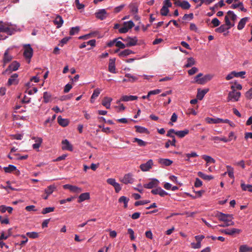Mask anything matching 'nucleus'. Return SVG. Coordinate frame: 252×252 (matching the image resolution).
Here are the masks:
<instances>
[{
	"label": "nucleus",
	"mask_w": 252,
	"mask_h": 252,
	"mask_svg": "<svg viewBox=\"0 0 252 252\" xmlns=\"http://www.w3.org/2000/svg\"><path fill=\"white\" fill-rule=\"evenodd\" d=\"M248 20V18L247 17H245L241 19L237 26V28L239 30L243 29Z\"/></svg>",
	"instance_id": "nucleus-32"
},
{
	"label": "nucleus",
	"mask_w": 252,
	"mask_h": 252,
	"mask_svg": "<svg viewBox=\"0 0 252 252\" xmlns=\"http://www.w3.org/2000/svg\"><path fill=\"white\" fill-rule=\"evenodd\" d=\"M211 23L213 24V27H217L220 25V22L217 18L213 19Z\"/></svg>",
	"instance_id": "nucleus-55"
},
{
	"label": "nucleus",
	"mask_w": 252,
	"mask_h": 252,
	"mask_svg": "<svg viewBox=\"0 0 252 252\" xmlns=\"http://www.w3.org/2000/svg\"><path fill=\"white\" fill-rule=\"evenodd\" d=\"M133 142L137 143L138 145L140 147H144L147 145L146 142L137 138H134L133 139Z\"/></svg>",
	"instance_id": "nucleus-41"
},
{
	"label": "nucleus",
	"mask_w": 252,
	"mask_h": 252,
	"mask_svg": "<svg viewBox=\"0 0 252 252\" xmlns=\"http://www.w3.org/2000/svg\"><path fill=\"white\" fill-rule=\"evenodd\" d=\"M241 187L243 190H248L249 192H252V185H246L244 183H241Z\"/></svg>",
	"instance_id": "nucleus-34"
},
{
	"label": "nucleus",
	"mask_w": 252,
	"mask_h": 252,
	"mask_svg": "<svg viewBox=\"0 0 252 252\" xmlns=\"http://www.w3.org/2000/svg\"><path fill=\"white\" fill-rule=\"evenodd\" d=\"M216 216L220 221L228 223H230V224L234 225V222L232 221V219L233 218L232 215L225 214L218 212L216 215Z\"/></svg>",
	"instance_id": "nucleus-1"
},
{
	"label": "nucleus",
	"mask_w": 252,
	"mask_h": 252,
	"mask_svg": "<svg viewBox=\"0 0 252 252\" xmlns=\"http://www.w3.org/2000/svg\"><path fill=\"white\" fill-rule=\"evenodd\" d=\"M125 77L129 79V82H134L138 79V77L136 76L131 75L130 73H127L125 75Z\"/></svg>",
	"instance_id": "nucleus-42"
},
{
	"label": "nucleus",
	"mask_w": 252,
	"mask_h": 252,
	"mask_svg": "<svg viewBox=\"0 0 252 252\" xmlns=\"http://www.w3.org/2000/svg\"><path fill=\"white\" fill-rule=\"evenodd\" d=\"M185 156L187 158H189L198 157V155L197 154V153L194 152H191L190 153L186 154L185 155Z\"/></svg>",
	"instance_id": "nucleus-61"
},
{
	"label": "nucleus",
	"mask_w": 252,
	"mask_h": 252,
	"mask_svg": "<svg viewBox=\"0 0 252 252\" xmlns=\"http://www.w3.org/2000/svg\"><path fill=\"white\" fill-rule=\"evenodd\" d=\"M196 62L194 58L190 57L188 58L187 63L185 65L184 67L186 68L191 67L192 65L195 64Z\"/></svg>",
	"instance_id": "nucleus-28"
},
{
	"label": "nucleus",
	"mask_w": 252,
	"mask_h": 252,
	"mask_svg": "<svg viewBox=\"0 0 252 252\" xmlns=\"http://www.w3.org/2000/svg\"><path fill=\"white\" fill-rule=\"evenodd\" d=\"M134 127L136 129V131L140 133H147L148 131L147 128L141 126H135Z\"/></svg>",
	"instance_id": "nucleus-35"
},
{
	"label": "nucleus",
	"mask_w": 252,
	"mask_h": 252,
	"mask_svg": "<svg viewBox=\"0 0 252 252\" xmlns=\"http://www.w3.org/2000/svg\"><path fill=\"white\" fill-rule=\"evenodd\" d=\"M229 29V27H227L224 24L221 25L220 27L217 28L215 31L219 33H222Z\"/></svg>",
	"instance_id": "nucleus-36"
},
{
	"label": "nucleus",
	"mask_w": 252,
	"mask_h": 252,
	"mask_svg": "<svg viewBox=\"0 0 252 252\" xmlns=\"http://www.w3.org/2000/svg\"><path fill=\"white\" fill-rule=\"evenodd\" d=\"M169 12V9L167 7V6H163L161 8L160 10V14L162 16H166L167 15L168 13Z\"/></svg>",
	"instance_id": "nucleus-49"
},
{
	"label": "nucleus",
	"mask_w": 252,
	"mask_h": 252,
	"mask_svg": "<svg viewBox=\"0 0 252 252\" xmlns=\"http://www.w3.org/2000/svg\"><path fill=\"white\" fill-rule=\"evenodd\" d=\"M3 169L6 173H11L16 170V167L13 165H9L7 167H4Z\"/></svg>",
	"instance_id": "nucleus-39"
},
{
	"label": "nucleus",
	"mask_w": 252,
	"mask_h": 252,
	"mask_svg": "<svg viewBox=\"0 0 252 252\" xmlns=\"http://www.w3.org/2000/svg\"><path fill=\"white\" fill-rule=\"evenodd\" d=\"M64 189H68L71 192L73 193H78L82 191L81 188H79L76 186H73L69 184H66L63 186Z\"/></svg>",
	"instance_id": "nucleus-5"
},
{
	"label": "nucleus",
	"mask_w": 252,
	"mask_h": 252,
	"mask_svg": "<svg viewBox=\"0 0 252 252\" xmlns=\"http://www.w3.org/2000/svg\"><path fill=\"white\" fill-rule=\"evenodd\" d=\"M20 66V63L17 61L13 62L5 70V73H10L11 71L17 70Z\"/></svg>",
	"instance_id": "nucleus-10"
},
{
	"label": "nucleus",
	"mask_w": 252,
	"mask_h": 252,
	"mask_svg": "<svg viewBox=\"0 0 252 252\" xmlns=\"http://www.w3.org/2000/svg\"><path fill=\"white\" fill-rule=\"evenodd\" d=\"M107 183L112 186H114L117 182H116L115 179L113 178H109L107 180Z\"/></svg>",
	"instance_id": "nucleus-62"
},
{
	"label": "nucleus",
	"mask_w": 252,
	"mask_h": 252,
	"mask_svg": "<svg viewBox=\"0 0 252 252\" xmlns=\"http://www.w3.org/2000/svg\"><path fill=\"white\" fill-rule=\"evenodd\" d=\"M55 208L54 207H46L44 209H43L42 211V214H46L50 212H52L54 211Z\"/></svg>",
	"instance_id": "nucleus-50"
},
{
	"label": "nucleus",
	"mask_w": 252,
	"mask_h": 252,
	"mask_svg": "<svg viewBox=\"0 0 252 252\" xmlns=\"http://www.w3.org/2000/svg\"><path fill=\"white\" fill-rule=\"evenodd\" d=\"M120 181L125 184H132L134 182V179L131 174L128 173L126 174Z\"/></svg>",
	"instance_id": "nucleus-9"
},
{
	"label": "nucleus",
	"mask_w": 252,
	"mask_h": 252,
	"mask_svg": "<svg viewBox=\"0 0 252 252\" xmlns=\"http://www.w3.org/2000/svg\"><path fill=\"white\" fill-rule=\"evenodd\" d=\"M133 52L129 50V49H125L122 51H121L119 54V56L120 57H126L132 53H133Z\"/></svg>",
	"instance_id": "nucleus-37"
},
{
	"label": "nucleus",
	"mask_w": 252,
	"mask_h": 252,
	"mask_svg": "<svg viewBox=\"0 0 252 252\" xmlns=\"http://www.w3.org/2000/svg\"><path fill=\"white\" fill-rule=\"evenodd\" d=\"M100 93V91L98 89H96L94 90V93L91 96V101L92 102V99H94L96 97H97Z\"/></svg>",
	"instance_id": "nucleus-53"
},
{
	"label": "nucleus",
	"mask_w": 252,
	"mask_h": 252,
	"mask_svg": "<svg viewBox=\"0 0 252 252\" xmlns=\"http://www.w3.org/2000/svg\"><path fill=\"white\" fill-rule=\"evenodd\" d=\"M90 198V194L88 192L83 193L79 196L78 202L80 203Z\"/></svg>",
	"instance_id": "nucleus-29"
},
{
	"label": "nucleus",
	"mask_w": 252,
	"mask_h": 252,
	"mask_svg": "<svg viewBox=\"0 0 252 252\" xmlns=\"http://www.w3.org/2000/svg\"><path fill=\"white\" fill-rule=\"evenodd\" d=\"M235 77H241L242 78H245V75L246 74L245 71H240L239 72H237L234 71Z\"/></svg>",
	"instance_id": "nucleus-54"
},
{
	"label": "nucleus",
	"mask_w": 252,
	"mask_h": 252,
	"mask_svg": "<svg viewBox=\"0 0 252 252\" xmlns=\"http://www.w3.org/2000/svg\"><path fill=\"white\" fill-rule=\"evenodd\" d=\"M158 181L157 179H153L147 184L144 185V187L146 189H152L158 186Z\"/></svg>",
	"instance_id": "nucleus-15"
},
{
	"label": "nucleus",
	"mask_w": 252,
	"mask_h": 252,
	"mask_svg": "<svg viewBox=\"0 0 252 252\" xmlns=\"http://www.w3.org/2000/svg\"><path fill=\"white\" fill-rule=\"evenodd\" d=\"M54 23L55 25L57 26V28H59L62 27L63 23V20L61 16L58 15L54 20Z\"/></svg>",
	"instance_id": "nucleus-24"
},
{
	"label": "nucleus",
	"mask_w": 252,
	"mask_h": 252,
	"mask_svg": "<svg viewBox=\"0 0 252 252\" xmlns=\"http://www.w3.org/2000/svg\"><path fill=\"white\" fill-rule=\"evenodd\" d=\"M27 236L31 238L35 239L39 237V234L36 232H27Z\"/></svg>",
	"instance_id": "nucleus-45"
},
{
	"label": "nucleus",
	"mask_w": 252,
	"mask_h": 252,
	"mask_svg": "<svg viewBox=\"0 0 252 252\" xmlns=\"http://www.w3.org/2000/svg\"><path fill=\"white\" fill-rule=\"evenodd\" d=\"M63 146V150H68L70 151H72V146L67 139H65L62 142Z\"/></svg>",
	"instance_id": "nucleus-18"
},
{
	"label": "nucleus",
	"mask_w": 252,
	"mask_h": 252,
	"mask_svg": "<svg viewBox=\"0 0 252 252\" xmlns=\"http://www.w3.org/2000/svg\"><path fill=\"white\" fill-rule=\"evenodd\" d=\"M198 71V69L196 67H193L189 70L188 72L189 75H192Z\"/></svg>",
	"instance_id": "nucleus-56"
},
{
	"label": "nucleus",
	"mask_w": 252,
	"mask_h": 252,
	"mask_svg": "<svg viewBox=\"0 0 252 252\" xmlns=\"http://www.w3.org/2000/svg\"><path fill=\"white\" fill-rule=\"evenodd\" d=\"M150 202V201L149 200L137 201L135 202L134 205L135 206H138L139 205H143L148 204Z\"/></svg>",
	"instance_id": "nucleus-46"
},
{
	"label": "nucleus",
	"mask_w": 252,
	"mask_h": 252,
	"mask_svg": "<svg viewBox=\"0 0 252 252\" xmlns=\"http://www.w3.org/2000/svg\"><path fill=\"white\" fill-rule=\"evenodd\" d=\"M152 193L154 194H159L160 196L163 197L167 194V193L163 190L161 188H158L153 189L151 191Z\"/></svg>",
	"instance_id": "nucleus-16"
},
{
	"label": "nucleus",
	"mask_w": 252,
	"mask_h": 252,
	"mask_svg": "<svg viewBox=\"0 0 252 252\" xmlns=\"http://www.w3.org/2000/svg\"><path fill=\"white\" fill-rule=\"evenodd\" d=\"M206 122L208 124H220V123H226L228 124L231 126H234L235 125L233 123L230 121L228 119H222L220 118H213L210 117H207L205 119Z\"/></svg>",
	"instance_id": "nucleus-2"
},
{
	"label": "nucleus",
	"mask_w": 252,
	"mask_h": 252,
	"mask_svg": "<svg viewBox=\"0 0 252 252\" xmlns=\"http://www.w3.org/2000/svg\"><path fill=\"white\" fill-rule=\"evenodd\" d=\"M123 40L126 43V47L134 46L136 45L137 42V39L136 37H127L124 39H123Z\"/></svg>",
	"instance_id": "nucleus-6"
},
{
	"label": "nucleus",
	"mask_w": 252,
	"mask_h": 252,
	"mask_svg": "<svg viewBox=\"0 0 252 252\" xmlns=\"http://www.w3.org/2000/svg\"><path fill=\"white\" fill-rule=\"evenodd\" d=\"M24 57L28 60V63L30 62L31 59L33 55V50L30 44H26L24 46Z\"/></svg>",
	"instance_id": "nucleus-3"
},
{
	"label": "nucleus",
	"mask_w": 252,
	"mask_h": 252,
	"mask_svg": "<svg viewBox=\"0 0 252 252\" xmlns=\"http://www.w3.org/2000/svg\"><path fill=\"white\" fill-rule=\"evenodd\" d=\"M158 162L162 166H170L173 161L169 159L160 158L158 159Z\"/></svg>",
	"instance_id": "nucleus-19"
},
{
	"label": "nucleus",
	"mask_w": 252,
	"mask_h": 252,
	"mask_svg": "<svg viewBox=\"0 0 252 252\" xmlns=\"http://www.w3.org/2000/svg\"><path fill=\"white\" fill-rule=\"evenodd\" d=\"M9 49H7L4 54L3 58V62L4 63V65H5L6 63H9L10 62L12 59V57L9 54Z\"/></svg>",
	"instance_id": "nucleus-20"
},
{
	"label": "nucleus",
	"mask_w": 252,
	"mask_h": 252,
	"mask_svg": "<svg viewBox=\"0 0 252 252\" xmlns=\"http://www.w3.org/2000/svg\"><path fill=\"white\" fill-rule=\"evenodd\" d=\"M116 46L121 49H124L126 47V44H124L120 41H117V40L116 42Z\"/></svg>",
	"instance_id": "nucleus-58"
},
{
	"label": "nucleus",
	"mask_w": 252,
	"mask_h": 252,
	"mask_svg": "<svg viewBox=\"0 0 252 252\" xmlns=\"http://www.w3.org/2000/svg\"><path fill=\"white\" fill-rule=\"evenodd\" d=\"M153 165V161L152 159H149L146 163L140 165V168L143 171H148Z\"/></svg>",
	"instance_id": "nucleus-11"
},
{
	"label": "nucleus",
	"mask_w": 252,
	"mask_h": 252,
	"mask_svg": "<svg viewBox=\"0 0 252 252\" xmlns=\"http://www.w3.org/2000/svg\"><path fill=\"white\" fill-rule=\"evenodd\" d=\"M115 59H110L109 63L108 69L111 73H115Z\"/></svg>",
	"instance_id": "nucleus-27"
},
{
	"label": "nucleus",
	"mask_w": 252,
	"mask_h": 252,
	"mask_svg": "<svg viewBox=\"0 0 252 252\" xmlns=\"http://www.w3.org/2000/svg\"><path fill=\"white\" fill-rule=\"evenodd\" d=\"M241 96V93L239 92L232 91L230 92L227 97V101H237Z\"/></svg>",
	"instance_id": "nucleus-4"
},
{
	"label": "nucleus",
	"mask_w": 252,
	"mask_h": 252,
	"mask_svg": "<svg viewBox=\"0 0 252 252\" xmlns=\"http://www.w3.org/2000/svg\"><path fill=\"white\" fill-rule=\"evenodd\" d=\"M51 96H52V95L50 93H49L47 92H44L43 94V99H44V102L45 103H48L49 101H50Z\"/></svg>",
	"instance_id": "nucleus-40"
},
{
	"label": "nucleus",
	"mask_w": 252,
	"mask_h": 252,
	"mask_svg": "<svg viewBox=\"0 0 252 252\" xmlns=\"http://www.w3.org/2000/svg\"><path fill=\"white\" fill-rule=\"evenodd\" d=\"M18 75L17 73L13 74L11 77L8 79V85L10 86L12 84H17L18 81L16 80V78L18 77Z\"/></svg>",
	"instance_id": "nucleus-26"
},
{
	"label": "nucleus",
	"mask_w": 252,
	"mask_h": 252,
	"mask_svg": "<svg viewBox=\"0 0 252 252\" xmlns=\"http://www.w3.org/2000/svg\"><path fill=\"white\" fill-rule=\"evenodd\" d=\"M197 175L200 178H202L204 180H207V181H210L213 179V176H212V175H206L201 171L198 172L197 173Z\"/></svg>",
	"instance_id": "nucleus-33"
},
{
	"label": "nucleus",
	"mask_w": 252,
	"mask_h": 252,
	"mask_svg": "<svg viewBox=\"0 0 252 252\" xmlns=\"http://www.w3.org/2000/svg\"><path fill=\"white\" fill-rule=\"evenodd\" d=\"M75 3L77 8L78 9H82L84 8L85 5L83 4L80 3L79 0H75Z\"/></svg>",
	"instance_id": "nucleus-60"
},
{
	"label": "nucleus",
	"mask_w": 252,
	"mask_h": 252,
	"mask_svg": "<svg viewBox=\"0 0 252 252\" xmlns=\"http://www.w3.org/2000/svg\"><path fill=\"white\" fill-rule=\"evenodd\" d=\"M70 38V37H65L63 38L61 40L59 45H60L61 46H63L64 44H66Z\"/></svg>",
	"instance_id": "nucleus-57"
},
{
	"label": "nucleus",
	"mask_w": 252,
	"mask_h": 252,
	"mask_svg": "<svg viewBox=\"0 0 252 252\" xmlns=\"http://www.w3.org/2000/svg\"><path fill=\"white\" fill-rule=\"evenodd\" d=\"M131 12L133 13H136L138 12V8L136 5L132 4L130 6Z\"/></svg>",
	"instance_id": "nucleus-63"
},
{
	"label": "nucleus",
	"mask_w": 252,
	"mask_h": 252,
	"mask_svg": "<svg viewBox=\"0 0 252 252\" xmlns=\"http://www.w3.org/2000/svg\"><path fill=\"white\" fill-rule=\"evenodd\" d=\"M112 99L109 97H104L102 101V105L106 107L107 109H110L111 105V102Z\"/></svg>",
	"instance_id": "nucleus-21"
},
{
	"label": "nucleus",
	"mask_w": 252,
	"mask_h": 252,
	"mask_svg": "<svg viewBox=\"0 0 252 252\" xmlns=\"http://www.w3.org/2000/svg\"><path fill=\"white\" fill-rule=\"evenodd\" d=\"M228 17H230V18L234 22H235L237 20V16L234 14V13L232 11H228L227 13Z\"/></svg>",
	"instance_id": "nucleus-43"
},
{
	"label": "nucleus",
	"mask_w": 252,
	"mask_h": 252,
	"mask_svg": "<svg viewBox=\"0 0 252 252\" xmlns=\"http://www.w3.org/2000/svg\"><path fill=\"white\" fill-rule=\"evenodd\" d=\"M124 25L128 30L129 29H131L134 26V24L132 21H129L128 22H125Z\"/></svg>",
	"instance_id": "nucleus-52"
},
{
	"label": "nucleus",
	"mask_w": 252,
	"mask_h": 252,
	"mask_svg": "<svg viewBox=\"0 0 252 252\" xmlns=\"http://www.w3.org/2000/svg\"><path fill=\"white\" fill-rule=\"evenodd\" d=\"M224 5L223 0H220L218 3H216L213 7H211L210 9L215 11L218 6L222 7Z\"/></svg>",
	"instance_id": "nucleus-51"
},
{
	"label": "nucleus",
	"mask_w": 252,
	"mask_h": 252,
	"mask_svg": "<svg viewBox=\"0 0 252 252\" xmlns=\"http://www.w3.org/2000/svg\"><path fill=\"white\" fill-rule=\"evenodd\" d=\"M55 189V187L54 186H49L45 190V192L47 194L50 195L52 193V192L54 191Z\"/></svg>",
	"instance_id": "nucleus-48"
},
{
	"label": "nucleus",
	"mask_w": 252,
	"mask_h": 252,
	"mask_svg": "<svg viewBox=\"0 0 252 252\" xmlns=\"http://www.w3.org/2000/svg\"><path fill=\"white\" fill-rule=\"evenodd\" d=\"M95 17L101 20L105 19L108 16V14L104 9H101L98 10L95 13Z\"/></svg>",
	"instance_id": "nucleus-8"
},
{
	"label": "nucleus",
	"mask_w": 252,
	"mask_h": 252,
	"mask_svg": "<svg viewBox=\"0 0 252 252\" xmlns=\"http://www.w3.org/2000/svg\"><path fill=\"white\" fill-rule=\"evenodd\" d=\"M138 98L137 96L134 95H123L121 97L120 99L117 101L119 103L120 101H129L136 100Z\"/></svg>",
	"instance_id": "nucleus-14"
},
{
	"label": "nucleus",
	"mask_w": 252,
	"mask_h": 252,
	"mask_svg": "<svg viewBox=\"0 0 252 252\" xmlns=\"http://www.w3.org/2000/svg\"><path fill=\"white\" fill-rule=\"evenodd\" d=\"M174 4L178 6L181 7L184 9H188L190 8V5L187 1L184 0L182 2L180 1H176Z\"/></svg>",
	"instance_id": "nucleus-13"
},
{
	"label": "nucleus",
	"mask_w": 252,
	"mask_h": 252,
	"mask_svg": "<svg viewBox=\"0 0 252 252\" xmlns=\"http://www.w3.org/2000/svg\"><path fill=\"white\" fill-rule=\"evenodd\" d=\"M214 77V75L212 74H208L205 75L203 77H202L200 79H198L196 81V83L198 84H205L208 81H210Z\"/></svg>",
	"instance_id": "nucleus-7"
},
{
	"label": "nucleus",
	"mask_w": 252,
	"mask_h": 252,
	"mask_svg": "<svg viewBox=\"0 0 252 252\" xmlns=\"http://www.w3.org/2000/svg\"><path fill=\"white\" fill-rule=\"evenodd\" d=\"M208 89H205L203 90L198 89L197 90V94L196 95L197 99L200 100H202L204 97V95H205V94H207L208 92Z\"/></svg>",
	"instance_id": "nucleus-17"
},
{
	"label": "nucleus",
	"mask_w": 252,
	"mask_h": 252,
	"mask_svg": "<svg viewBox=\"0 0 252 252\" xmlns=\"http://www.w3.org/2000/svg\"><path fill=\"white\" fill-rule=\"evenodd\" d=\"M245 95L247 99H252V87L246 92Z\"/></svg>",
	"instance_id": "nucleus-59"
},
{
	"label": "nucleus",
	"mask_w": 252,
	"mask_h": 252,
	"mask_svg": "<svg viewBox=\"0 0 252 252\" xmlns=\"http://www.w3.org/2000/svg\"><path fill=\"white\" fill-rule=\"evenodd\" d=\"M10 32L9 26L3 22H0V32L8 33Z\"/></svg>",
	"instance_id": "nucleus-22"
},
{
	"label": "nucleus",
	"mask_w": 252,
	"mask_h": 252,
	"mask_svg": "<svg viewBox=\"0 0 252 252\" xmlns=\"http://www.w3.org/2000/svg\"><path fill=\"white\" fill-rule=\"evenodd\" d=\"M241 230L237 228H232L230 229H222L220 230V232L224 233L226 235H233L234 234H239L241 232Z\"/></svg>",
	"instance_id": "nucleus-12"
},
{
	"label": "nucleus",
	"mask_w": 252,
	"mask_h": 252,
	"mask_svg": "<svg viewBox=\"0 0 252 252\" xmlns=\"http://www.w3.org/2000/svg\"><path fill=\"white\" fill-rule=\"evenodd\" d=\"M80 30V28L79 27H72L69 32V34L71 35H73L76 33H77Z\"/></svg>",
	"instance_id": "nucleus-47"
},
{
	"label": "nucleus",
	"mask_w": 252,
	"mask_h": 252,
	"mask_svg": "<svg viewBox=\"0 0 252 252\" xmlns=\"http://www.w3.org/2000/svg\"><path fill=\"white\" fill-rule=\"evenodd\" d=\"M202 185V182L198 178H196L194 186L196 188L201 187Z\"/></svg>",
	"instance_id": "nucleus-64"
},
{
	"label": "nucleus",
	"mask_w": 252,
	"mask_h": 252,
	"mask_svg": "<svg viewBox=\"0 0 252 252\" xmlns=\"http://www.w3.org/2000/svg\"><path fill=\"white\" fill-rule=\"evenodd\" d=\"M33 139L35 140V143L33 144L32 145V148L34 149H37L39 148L42 142V139L40 137H33L32 138Z\"/></svg>",
	"instance_id": "nucleus-23"
},
{
	"label": "nucleus",
	"mask_w": 252,
	"mask_h": 252,
	"mask_svg": "<svg viewBox=\"0 0 252 252\" xmlns=\"http://www.w3.org/2000/svg\"><path fill=\"white\" fill-rule=\"evenodd\" d=\"M189 130L188 129H185L184 130L175 131V134L179 138H183L186 135L189 134Z\"/></svg>",
	"instance_id": "nucleus-30"
},
{
	"label": "nucleus",
	"mask_w": 252,
	"mask_h": 252,
	"mask_svg": "<svg viewBox=\"0 0 252 252\" xmlns=\"http://www.w3.org/2000/svg\"><path fill=\"white\" fill-rule=\"evenodd\" d=\"M176 142V141L175 137L172 139V140H168L165 144V148H168L170 145L173 146H175Z\"/></svg>",
	"instance_id": "nucleus-44"
},
{
	"label": "nucleus",
	"mask_w": 252,
	"mask_h": 252,
	"mask_svg": "<svg viewBox=\"0 0 252 252\" xmlns=\"http://www.w3.org/2000/svg\"><path fill=\"white\" fill-rule=\"evenodd\" d=\"M202 158L206 161V166H208L210 163H214L215 162V160L210 156L204 155L202 156Z\"/></svg>",
	"instance_id": "nucleus-25"
},
{
	"label": "nucleus",
	"mask_w": 252,
	"mask_h": 252,
	"mask_svg": "<svg viewBox=\"0 0 252 252\" xmlns=\"http://www.w3.org/2000/svg\"><path fill=\"white\" fill-rule=\"evenodd\" d=\"M226 168H227V173L229 177L231 179H234L233 168L229 165H227Z\"/></svg>",
	"instance_id": "nucleus-38"
},
{
	"label": "nucleus",
	"mask_w": 252,
	"mask_h": 252,
	"mask_svg": "<svg viewBox=\"0 0 252 252\" xmlns=\"http://www.w3.org/2000/svg\"><path fill=\"white\" fill-rule=\"evenodd\" d=\"M58 122L60 125L63 126H66L68 124V120L62 118L60 116L58 117Z\"/></svg>",
	"instance_id": "nucleus-31"
}]
</instances>
